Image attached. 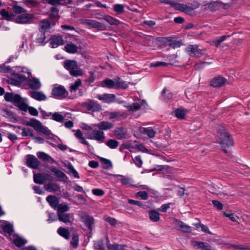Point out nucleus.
<instances>
[{
	"instance_id": "1",
	"label": "nucleus",
	"mask_w": 250,
	"mask_h": 250,
	"mask_svg": "<svg viewBox=\"0 0 250 250\" xmlns=\"http://www.w3.org/2000/svg\"><path fill=\"white\" fill-rule=\"evenodd\" d=\"M4 98L6 102L13 104L21 110L25 112L27 111V104L25 103L23 99L19 94L13 92H6Z\"/></svg>"
},
{
	"instance_id": "2",
	"label": "nucleus",
	"mask_w": 250,
	"mask_h": 250,
	"mask_svg": "<svg viewBox=\"0 0 250 250\" xmlns=\"http://www.w3.org/2000/svg\"><path fill=\"white\" fill-rule=\"evenodd\" d=\"M218 143L220 145L221 149L225 153L228 152L227 148L231 147L233 145V140L231 135L225 131L218 132Z\"/></svg>"
},
{
	"instance_id": "3",
	"label": "nucleus",
	"mask_w": 250,
	"mask_h": 250,
	"mask_svg": "<svg viewBox=\"0 0 250 250\" xmlns=\"http://www.w3.org/2000/svg\"><path fill=\"white\" fill-rule=\"evenodd\" d=\"M63 66L73 77H76L83 74L82 70L79 68L78 62L75 60H66L63 62Z\"/></svg>"
},
{
	"instance_id": "4",
	"label": "nucleus",
	"mask_w": 250,
	"mask_h": 250,
	"mask_svg": "<svg viewBox=\"0 0 250 250\" xmlns=\"http://www.w3.org/2000/svg\"><path fill=\"white\" fill-rule=\"evenodd\" d=\"M52 95L56 99L63 98L68 95V92L64 86L57 84L52 89Z\"/></svg>"
},
{
	"instance_id": "5",
	"label": "nucleus",
	"mask_w": 250,
	"mask_h": 250,
	"mask_svg": "<svg viewBox=\"0 0 250 250\" xmlns=\"http://www.w3.org/2000/svg\"><path fill=\"white\" fill-rule=\"evenodd\" d=\"M186 50L188 55L192 57L199 58L204 54V50L199 48L197 45H188Z\"/></svg>"
},
{
	"instance_id": "6",
	"label": "nucleus",
	"mask_w": 250,
	"mask_h": 250,
	"mask_svg": "<svg viewBox=\"0 0 250 250\" xmlns=\"http://www.w3.org/2000/svg\"><path fill=\"white\" fill-rule=\"evenodd\" d=\"M82 106L87 110L93 112L100 111L102 109V106L98 102L92 100H88L86 102L83 103Z\"/></svg>"
},
{
	"instance_id": "7",
	"label": "nucleus",
	"mask_w": 250,
	"mask_h": 250,
	"mask_svg": "<svg viewBox=\"0 0 250 250\" xmlns=\"http://www.w3.org/2000/svg\"><path fill=\"white\" fill-rule=\"evenodd\" d=\"M83 23L90 28H94L99 31L104 30L106 29V26L104 23L96 20L85 19L83 21Z\"/></svg>"
},
{
	"instance_id": "8",
	"label": "nucleus",
	"mask_w": 250,
	"mask_h": 250,
	"mask_svg": "<svg viewBox=\"0 0 250 250\" xmlns=\"http://www.w3.org/2000/svg\"><path fill=\"white\" fill-rule=\"evenodd\" d=\"M27 166L33 169H38L40 166V162L38 159L32 154H28L25 156Z\"/></svg>"
},
{
	"instance_id": "9",
	"label": "nucleus",
	"mask_w": 250,
	"mask_h": 250,
	"mask_svg": "<svg viewBox=\"0 0 250 250\" xmlns=\"http://www.w3.org/2000/svg\"><path fill=\"white\" fill-rule=\"evenodd\" d=\"M227 79L221 75L214 77L210 82L209 85L214 88H219L225 85Z\"/></svg>"
},
{
	"instance_id": "10",
	"label": "nucleus",
	"mask_w": 250,
	"mask_h": 250,
	"mask_svg": "<svg viewBox=\"0 0 250 250\" xmlns=\"http://www.w3.org/2000/svg\"><path fill=\"white\" fill-rule=\"evenodd\" d=\"M80 218L88 229L92 231L93 229L92 226L94 224L93 217L86 213H83L81 215Z\"/></svg>"
},
{
	"instance_id": "11",
	"label": "nucleus",
	"mask_w": 250,
	"mask_h": 250,
	"mask_svg": "<svg viewBox=\"0 0 250 250\" xmlns=\"http://www.w3.org/2000/svg\"><path fill=\"white\" fill-rule=\"evenodd\" d=\"M116 138L118 140H123L128 137L127 130L123 127H117L113 131Z\"/></svg>"
},
{
	"instance_id": "12",
	"label": "nucleus",
	"mask_w": 250,
	"mask_h": 250,
	"mask_svg": "<svg viewBox=\"0 0 250 250\" xmlns=\"http://www.w3.org/2000/svg\"><path fill=\"white\" fill-rule=\"evenodd\" d=\"M49 170L59 179V180L63 182H66L68 180L67 176L61 170L57 168L54 166H51L49 167Z\"/></svg>"
},
{
	"instance_id": "13",
	"label": "nucleus",
	"mask_w": 250,
	"mask_h": 250,
	"mask_svg": "<svg viewBox=\"0 0 250 250\" xmlns=\"http://www.w3.org/2000/svg\"><path fill=\"white\" fill-rule=\"evenodd\" d=\"M163 39L164 42L167 43L168 46L172 48L180 47L183 44L182 41L174 40L172 37H164Z\"/></svg>"
},
{
	"instance_id": "14",
	"label": "nucleus",
	"mask_w": 250,
	"mask_h": 250,
	"mask_svg": "<svg viewBox=\"0 0 250 250\" xmlns=\"http://www.w3.org/2000/svg\"><path fill=\"white\" fill-rule=\"evenodd\" d=\"M24 125L33 127L35 130L38 132L43 125L40 121L34 118H31L29 121L25 122Z\"/></svg>"
},
{
	"instance_id": "15",
	"label": "nucleus",
	"mask_w": 250,
	"mask_h": 250,
	"mask_svg": "<svg viewBox=\"0 0 250 250\" xmlns=\"http://www.w3.org/2000/svg\"><path fill=\"white\" fill-rule=\"evenodd\" d=\"M50 45L52 48H56L59 45H62L64 43V41L61 36H52L50 39Z\"/></svg>"
},
{
	"instance_id": "16",
	"label": "nucleus",
	"mask_w": 250,
	"mask_h": 250,
	"mask_svg": "<svg viewBox=\"0 0 250 250\" xmlns=\"http://www.w3.org/2000/svg\"><path fill=\"white\" fill-rule=\"evenodd\" d=\"M33 18L32 14H24L18 16L16 19V22L18 23H28L29 21Z\"/></svg>"
},
{
	"instance_id": "17",
	"label": "nucleus",
	"mask_w": 250,
	"mask_h": 250,
	"mask_svg": "<svg viewBox=\"0 0 250 250\" xmlns=\"http://www.w3.org/2000/svg\"><path fill=\"white\" fill-rule=\"evenodd\" d=\"M95 126L101 131L108 130L113 128L114 124L108 121H102L95 124Z\"/></svg>"
},
{
	"instance_id": "18",
	"label": "nucleus",
	"mask_w": 250,
	"mask_h": 250,
	"mask_svg": "<svg viewBox=\"0 0 250 250\" xmlns=\"http://www.w3.org/2000/svg\"><path fill=\"white\" fill-rule=\"evenodd\" d=\"M176 225L178 227V229L183 232H190L191 230V227L187 225L184 222L179 219H175Z\"/></svg>"
},
{
	"instance_id": "19",
	"label": "nucleus",
	"mask_w": 250,
	"mask_h": 250,
	"mask_svg": "<svg viewBox=\"0 0 250 250\" xmlns=\"http://www.w3.org/2000/svg\"><path fill=\"white\" fill-rule=\"evenodd\" d=\"M92 134V137L88 138L94 139L100 142H103L105 138L104 132L100 129L93 130Z\"/></svg>"
},
{
	"instance_id": "20",
	"label": "nucleus",
	"mask_w": 250,
	"mask_h": 250,
	"mask_svg": "<svg viewBox=\"0 0 250 250\" xmlns=\"http://www.w3.org/2000/svg\"><path fill=\"white\" fill-rule=\"evenodd\" d=\"M38 157L43 162H49L50 163L57 164V162L48 154L44 152H38L37 153Z\"/></svg>"
},
{
	"instance_id": "21",
	"label": "nucleus",
	"mask_w": 250,
	"mask_h": 250,
	"mask_svg": "<svg viewBox=\"0 0 250 250\" xmlns=\"http://www.w3.org/2000/svg\"><path fill=\"white\" fill-rule=\"evenodd\" d=\"M29 95L32 98L39 101H45L47 99L45 94L41 91H31L29 92Z\"/></svg>"
},
{
	"instance_id": "22",
	"label": "nucleus",
	"mask_w": 250,
	"mask_h": 250,
	"mask_svg": "<svg viewBox=\"0 0 250 250\" xmlns=\"http://www.w3.org/2000/svg\"><path fill=\"white\" fill-rule=\"evenodd\" d=\"M116 96L113 94H104L98 95L97 98L99 100L104 101L106 103H111L115 101Z\"/></svg>"
},
{
	"instance_id": "23",
	"label": "nucleus",
	"mask_w": 250,
	"mask_h": 250,
	"mask_svg": "<svg viewBox=\"0 0 250 250\" xmlns=\"http://www.w3.org/2000/svg\"><path fill=\"white\" fill-rule=\"evenodd\" d=\"M193 246L198 249L202 250H214L212 249L210 245L207 242L195 241L193 242Z\"/></svg>"
},
{
	"instance_id": "24",
	"label": "nucleus",
	"mask_w": 250,
	"mask_h": 250,
	"mask_svg": "<svg viewBox=\"0 0 250 250\" xmlns=\"http://www.w3.org/2000/svg\"><path fill=\"white\" fill-rule=\"evenodd\" d=\"M48 4L52 5H67L72 2V0H44Z\"/></svg>"
},
{
	"instance_id": "25",
	"label": "nucleus",
	"mask_w": 250,
	"mask_h": 250,
	"mask_svg": "<svg viewBox=\"0 0 250 250\" xmlns=\"http://www.w3.org/2000/svg\"><path fill=\"white\" fill-rule=\"evenodd\" d=\"M115 89H125L128 87V84L126 82L123 81L119 77L115 78Z\"/></svg>"
},
{
	"instance_id": "26",
	"label": "nucleus",
	"mask_w": 250,
	"mask_h": 250,
	"mask_svg": "<svg viewBox=\"0 0 250 250\" xmlns=\"http://www.w3.org/2000/svg\"><path fill=\"white\" fill-rule=\"evenodd\" d=\"M145 104H146V102L142 100L140 103H133L131 105H127L125 107L128 111L134 112L139 110L141 106H143Z\"/></svg>"
},
{
	"instance_id": "27",
	"label": "nucleus",
	"mask_w": 250,
	"mask_h": 250,
	"mask_svg": "<svg viewBox=\"0 0 250 250\" xmlns=\"http://www.w3.org/2000/svg\"><path fill=\"white\" fill-rule=\"evenodd\" d=\"M28 85L33 90H38L41 87V83L39 80L36 78H32L28 82Z\"/></svg>"
},
{
	"instance_id": "28",
	"label": "nucleus",
	"mask_w": 250,
	"mask_h": 250,
	"mask_svg": "<svg viewBox=\"0 0 250 250\" xmlns=\"http://www.w3.org/2000/svg\"><path fill=\"white\" fill-rule=\"evenodd\" d=\"M50 23L47 20L41 21L39 25V30L41 32H46L50 28Z\"/></svg>"
},
{
	"instance_id": "29",
	"label": "nucleus",
	"mask_w": 250,
	"mask_h": 250,
	"mask_svg": "<svg viewBox=\"0 0 250 250\" xmlns=\"http://www.w3.org/2000/svg\"><path fill=\"white\" fill-rule=\"evenodd\" d=\"M98 19L101 20L105 21L110 25H118L120 22V21L109 15H105L103 16L102 18H99Z\"/></svg>"
},
{
	"instance_id": "30",
	"label": "nucleus",
	"mask_w": 250,
	"mask_h": 250,
	"mask_svg": "<svg viewBox=\"0 0 250 250\" xmlns=\"http://www.w3.org/2000/svg\"><path fill=\"white\" fill-rule=\"evenodd\" d=\"M58 220L66 224L71 222L70 218L73 216L71 213H58Z\"/></svg>"
},
{
	"instance_id": "31",
	"label": "nucleus",
	"mask_w": 250,
	"mask_h": 250,
	"mask_svg": "<svg viewBox=\"0 0 250 250\" xmlns=\"http://www.w3.org/2000/svg\"><path fill=\"white\" fill-rule=\"evenodd\" d=\"M46 200L53 208H55L58 207L59 204L58 199L55 195H50L48 196L46 198Z\"/></svg>"
},
{
	"instance_id": "32",
	"label": "nucleus",
	"mask_w": 250,
	"mask_h": 250,
	"mask_svg": "<svg viewBox=\"0 0 250 250\" xmlns=\"http://www.w3.org/2000/svg\"><path fill=\"white\" fill-rule=\"evenodd\" d=\"M58 233L66 239L70 238V233L68 229L60 227L57 230Z\"/></svg>"
},
{
	"instance_id": "33",
	"label": "nucleus",
	"mask_w": 250,
	"mask_h": 250,
	"mask_svg": "<svg viewBox=\"0 0 250 250\" xmlns=\"http://www.w3.org/2000/svg\"><path fill=\"white\" fill-rule=\"evenodd\" d=\"M115 79L114 80H111L110 79H105L102 82V86L104 87H106L109 89L114 88L115 87Z\"/></svg>"
},
{
	"instance_id": "34",
	"label": "nucleus",
	"mask_w": 250,
	"mask_h": 250,
	"mask_svg": "<svg viewBox=\"0 0 250 250\" xmlns=\"http://www.w3.org/2000/svg\"><path fill=\"white\" fill-rule=\"evenodd\" d=\"M141 132L147 135L150 138H153L156 134L155 131L151 127H142L141 129Z\"/></svg>"
},
{
	"instance_id": "35",
	"label": "nucleus",
	"mask_w": 250,
	"mask_h": 250,
	"mask_svg": "<svg viewBox=\"0 0 250 250\" xmlns=\"http://www.w3.org/2000/svg\"><path fill=\"white\" fill-rule=\"evenodd\" d=\"M78 47L73 43H67L64 46V50L70 54H74L78 52Z\"/></svg>"
},
{
	"instance_id": "36",
	"label": "nucleus",
	"mask_w": 250,
	"mask_h": 250,
	"mask_svg": "<svg viewBox=\"0 0 250 250\" xmlns=\"http://www.w3.org/2000/svg\"><path fill=\"white\" fill-rule=\"evenodd\" d=\"M45 34V32L39 31L36 38V42L41 44H45L47 41H45L46 37Z\"/></svg>"
},
{
	"instance_id": "37",
	"label": "nucleus",
	"mask_w": 250,
	"mask_h": 250,
	"mask_svg": "<svg viewBox=\"0 0 250 250\" xmlns=\"http://www.w3.org/2000/svg\"><path fill=\"white\" fill-rule=\"evenodd\" d=\"M45 189L49 192H56L60 189V186L57 183H48L45 185Z\"/></svg>"
},
{
	"instance_id": "38",
	"label": "nucleus",
	"mask_w": 250,
	"mask_h": 250,
	"mask_svg": "<svg viewBox=\"0 0 250 250\" xmlns=\"http://www.w3.org/2000/svg\"><path fill=\"white\" fill-rule=\"evenodd\" d=\"M17 128L19 129L22 130V132L21 133V134L22 136L23 137H27V136H30V137H34V134L33 132V130L29 128H24L21 126H18Z\"/></svg>"
},
{
	"instance_id": "39",
	"label": "nucleus",
	"mask_w": 250,
	"mask_h": 250,
	"mask_svg": "<svg viewBox=\"0 0 250 250\" xmlns=\"http://www.w3.org/2000/svg\"><path fill=\"white\" fill-rule=\"evenodd\" d=\"M223 2L221 1H212L209 3L208 8L211 11L219 10L222 6Z\"/></svg>"
},
{
	"instance_id": "40",
	"label": "nucleus",
	"mask_w": 250,
	"mask_h": 250,
	"mask_svg": "<svg viewBox=\"0 0 250 250\" xmlns=\"http://www.w3.org/2000/svg\"><path fill=\"white\" fill-rule=\"evenodd\" d=\"M34 182L38 184H43L46 180L45 177L41 173H35L33 175Z\"/></svg>"
},
{
	"instance_id": "41",
	"label": "nucleus",
	"mask_w": 250,
	"mask_h": 250,
	"mask_svg": "<svg viewBox=\"0 0 250 250\" xmlns=\"http://www.w3.org/2000/svg\"><path fill=\"white\" fill-rule=\"evenodd\" d=\"M4 112L5 113V116L7 118L10 122L17 123L18 121V117L16 116L13 112L7 110H5Z\"/></svg>"
},
{
	"instance_id": "42",
	"label": "nucleus",
	"mask_w": 250,
	"mask_h": 250,
	"mask_svg": "<svg viewBox=\"0 0 250 250\" xmlns=\"http://www.w3.org/2000/svg\"><path fill=\"white\" fill-rule=\"evenodd\" d=\"M100 161L102 167L104 169H110L112 167V164L110 160L104 158H101Z\"/></svg>"
},
{
	"instance_id": "43",
	"label": "nucleus",
	"mask_w": 250,
	"mask_h": 250,
	"mask_svg": "<svg viewBox=\"0 0 250 250\" xmlns=\"http://www.w3.org/2000/svg\"><path fill=\"white\" fill-rule=\"evenodd\" d=\"M93 247L95 250H105V247L103 239L94 241Z\"/></svg>"
},
{
	"instance_id": "44",
	"label": "nucleus",
	"mask_w": 250,
	"mask_h": 250,
	"mask_svg": "<svg viewBox=\"0 0 250 250\" xmlns=\"http://www.w3.org/2000/svg\"><path fill=\"white\" fill-rule=\"evenodd\" d=\"M149 216L151 221L157 222L160 219L159 213L155 210H150L149 212Z\"/></svg>"
},
{
	"instance_id": "45",
	"label": "nucleus",
	"mask_w": 250,
	"mask_h": 250,
	"mask_svg": "<svg viewBox=\"0 0 250 250\" xmlns=\"http://www.w3.org/2000/svg\"><path fill=\"white\" fill-rule=\"evenodd\" d=\"M50 119L56 122L61 123L63 122L64 117L60 112H55L52 113V117Z\"/></svg>"
},
{
	"instance_id": "46",
	"label": "nucleus",
	"mask_w": 250,
	"mask_h": 250,
	"mask_svg": "<svg viewBox=\"0 0 250 250\" xmlns=\"http://www.w3.org/2000/svg\"><path fill=\"white\" fill-rule=\"evenodd\" d=\"M2 229L4 232L8 234L9 235H11L14 231L13 226L9 223L3 225Z\"/></svg>"
},
{
	"instance_id": "47",
	"label": "nucleus",
	"mask_w": 250,
	"mask_h": 250,
	"mask_svg": "<svg viewBox=\"0 0 250 250\" xmlns=\"http://www.w3.org/2000/svg\"><path fill=\"white\" fill-rule=\"evenodd\" d=\"M82 84V81L80 79H77L74 84L71 85L69 87V90L71 92H75L77 90L79 87Z\"/></svg>"
},
{
	"instance_id": "48",
	"label": "nucleus",
	"mask_w": 250,
	"mask_h": 250,
	"mask_svg": "<svg viewBox=\"0 0 250 250\" xmlns=\"http://www.w3.org/2000/svg\"><path fill=\"white\" fill-rule=\"evenodd\" d=\"M228 37H229V36L223 35L218 37L215 40L213 41L212 44L216 47H218L219 44L224 41Z\"/></svg>"
},
{
	"instance_id": "49",
	"label": "nucleus",
	"mask_w": 250,
	"mask_h": 250,
	"mask_svg": "<svg viewBox=\"0 0 250 250\" xmlns=\"http://www.w3.org/2000/svg\"><path fill=\"white\" fill-rule=\"evenodd\" d=\"M26 241L20 237H16L13 240L14 244L18 248H21L23 246Z\"/></svg>"
},
{
	"instance_id": "50",
	"label": "nucleus",
	"mask_w": 250,
	"mask_h": 250,
	"mask_svg": "<svg viewBox=\"0 0 250 250\" xmlns=\"http://www.w3.org/2000/svg\"><path fill=\"white\" fill-rule=\"evenodd\" d=\"M0 14L7 21H10L14 16L13 14H10L5 9H2L0 12Z\"/></svg>"
},
{
	"instance_id": "51",
	"label": "nucleus",
	"mask_w": 250,
	"mask_h": 250,
	"mask_svg": "<svg viewBox=\"0 0 250 250\" xmlns=\"http://www.w3.org/2000/svg\"><path fill=\"white\" fill-rule=\"evenodd\" d=\"M175 116L179 119H184L185 113L184 109L177 108L174 111Z\"/></svg>"
},
{
	"instance_id": "52",
	"label": "nucleus",
	"mask_w": 250,
	"mask_h": 250,
	"mask_svg": "<svg viewBox=\"0 0 250 250\" xmlns=\"http://www.w3.org/2000/svg\"><path fill=\"white\" fill-rule=\"evenodd\" d=\"M106 145L111 149H115L119 146V142L114 139H110L107 141Z\"/></svg>"
},
{
	"instance_id": "53",
	"label": "nucleus",
	"mask_w": 250,
	"mask_h": 250,
	"mask_svg": "<svg viewBox=\"0 0 250 250\" xmlns=\"http://www.w3.org/2000/svg\"><path fill=\"white\" fill-rule=\"evenodd\" d=\"M196 227L198 229L201 228V230L204 232L209 234H212V232L209 230L208 227L206 225H205L204 224L201 223H197L196 224Z\"/></svg>"
},
{
	"instance_id": "54",
	"label": "nucleus",
	"mask_w": 250,
	"mask_h": 250,
	"mask_svg": "<svg viewBox=\"0 0 250 250\" xmlns=\"http://www.w3.org/2000/svg\"><path fill=\"white\" fill-rule=\"evenodd\" d=\"M113 10L118 14H121L124 12V6L122 4H115L113 5Z\"/></svg>"
},
{
	"instance_id": "55",
	"label": "nucleus",
	"mask_w": 250,
	"mask_h": 250,
	"mask_svg": "<svg viewBox=\"0 0 250 250\" xmlns=\"http://www.w3.org/2000/svg\"><path fill=\"white\" fill-rule=\"evenodd\" d=\"M126 246L125 245L114 244L112 245H110V249L109 250H126Z\"/></svg>"
},
{
	"instance_id": "56",
	"label": "nucleus",
	"mask_w": 250,
	"mask_h": 250,
	"mask_svg": "<svg viewBox=\"0 0 250 250\" xmlns=\"http://www.w3.org/2000/svg\"><path fill=\"white\" fill-rule=\"evenodd\" d=\"M69 207L66 205L59 204L58 206V214L64 213L65 212L68 211Z\"/></svg>"
},
{
	"instance_id": "57",
	"label": "nucleus",
	"mask_w": 250,
	"mask_h": 250,
	"mask_svg": "<svg viewBox=\"0 0 250 250\" xmlns=\"http://www.w3.org/2000/svg\"><path fill=\"white\" fill-rule=\"evenodd\" d=\"M123 115L124 113H121L120 112H111L109 113V118L110 120L117 119V120H119L120 117L123 116Z\"/></svg>"
},
{
	"instance_id": "58",
	"label": "nucleus",
	"mask_w": 250,
	"mask_h": 250,
	"mask_svg": "<svg viewBox=\"0 0 250 250\" xmlns=\"http://www.w3.org/2000/svg\"><path fill=\"white\" fill-rule=\"evenodd\" d=\"M136 197H140L142 200H147L148 197V194L146 191H140L136 193Z\"/></svg>"
},
{
	"instance_id": "59",
	"label": "nucleus",
	"mask_w": 250,
	"mask_h": 250,
	"mask_svg": "<svg viewBox=\"0 0 250 250\" xmlns=\"http://www.w3.org/2000/svg\"><path fill=\"white\" fill-rule=\"evenodd\" d=\"M68 168L70 170V173H69V174L71 173L75 178H80L79 176L78 172L74 168V167H73V166H72V165L70 163H69V165L68 166Z\"/></svg>"
},
{
	"instance_id": "60",
	"label": "nucleus",
	"mask_w": 250,
	"mask_h": 250,
	"mask_svg": "<svg viewBox=\"0 0 250 250\" xmlns=\"http://www.w3.org/2000/svg\"><path fill=\"white\" fill-rule=\"evenodd\" d=\"M14 76L16 77L20 85L26 80L25 76L20 74H15Z\"/></svg>"
},
{
	"instance_id": "61",
	"label": "nucleus",
	"mask_w": 250,
	"mask_h": 250,
	"mask_svg": "<svg viewBox=\"0 0 250 250\" xmlns=\"http://www.w3.org/2000/svg\"><path fill=\"white\" fill-rule=\"evenodd\" d=\"M13 11L16 14H21V13H25L26 10L21 6L19 5H14L13 7Z\"/></svg>"
},
{
	"instance_id": "62",
	"label": "nucleus",
	"mask_w": 250,
	"mask_h": 250,
	"mask_svg": "<svg viewBox=\"0 0 250 250\" xmlns=\"http://www.w3.org/2000/svg\"><path fill=\"white\" fill-rule=\"evenodd\" d=\"M171 6L173 7L175 10L182 12L183 7L185 6V4L177 3L176 2L173 1L172 3Z\"/></svg>"
},
{
	"instance_id": "63",
	"label": "nucleus",
	"mask_w": 250,
	"mask_h": 250,
	"mask_svg": "<svg viewBox=\"0 0 250 250\" xmlns=\"http://www.w3.org/2000/svg\"><path fill=\"white\" fill-rule=\"evenodd\" d=\"M117 176L121 177L123 178L120 180V181L123 185H129L131 181V179L129 177H125L124 176L121 175H118Z\"/></svg>"
},
{
	"instance_id": "64",
	"label": "nucleus",
	"mask_w": 250,
	"mask_h": 250,
	"mask_svg": "<svg viewBox=\"0 0 250 250\" xmlns=\"http://www.w3.org/2000/svg\"><path fill=\"white\" fill-rule=\"evenodd\" d=\"M79 243V236L78 235H74L72 237L70 244L74 247L77 248Z\"/></svg>"
}]
</instances>
